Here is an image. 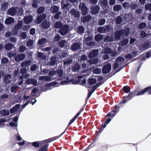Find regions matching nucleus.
Masks as SVG:
<instances>
[{"instance_id":"c756f323","label":"nucleus","mask_w":151,"mask_h":151,"mask_svg":"<svg viewBox=\"0 0 151 151\" xmlns=\"http://www.w3.org/2000/svg\"><path fill=\"white\" fill-rule=\"evenodd\" d=\"M16 11V9L14 8H10L9 10L8 13L9 14L13 15L15 14Z\"/></svg>"},{"instance_id":"4d7b16f0","label":"nucleus","mask_w":151,"mask_h":151,"mask_svg":"<svg viewBox=\"0 0 151 151\" xmlns=\"http://www.w3.org/2000/svg\"><path fill=\"white\" fill-rule=\"evenodd\" d=\"M66 43V41L65 40H62L59 42V45L61 47H62L64 46L65 44Z\"/></svg>"},{"instance_id":"2eb2a0df","label":"nucleus","mask_w":151,"mask_h":151,"mask_svg":"<svg viewBox=\"0 0 151 151\" xmlns=\"http://www.w3.org/2000/svg\"><path fill=\"white\" fill-rule=\"evenodd\" d=\"M25 57L24 54H21L17 55L15 57V59L16 61H21L24 60Z\"/></svg>"},{"instance_id":"423d86ee","label":"nucleus","mask_w":151,"mask_h":151,"mask_svg":"<svg viewBox=\"0 0 151 151\" xmlns=\"http://www.w3.org/2000/svg\"><path fill=\"white\" fill-rule=\"evenodd\" d=\"M37 81L33 78H28L26 81V83L27 85H30L32 84V85L35 86L37 85Z\"/></svg>"},{"instance_id":"c03bdc74","label":"nucleus","mask_w":151,"mask_h":151,"mask_svg":"<svg viewBox=\"0 0 151 151\" xmlns=\"http://www.w3.org/2000/svg\"><path fill=\"white\" fill-rule=\"evenodd\" d=\"M129 42V40L127 39H125L121 41L120 43L122 46L126 45Z\"/></svg>"},{"instance_id":"b1692460","label":"nucleus","mask_w":151,"mask_h":151,"mask_svg":"<svg viewBox=\"0 0 151 151\" xmlns=\"http://www.w3.org/2000/svg\"><path fill=\"white\" fill-rule=\"evenodd\" d=\"M23 23L22 21H19L18 23L15 26V29L17 30H18L20 29Z\"/></svg>"},{"instance_id":"338daca9","label":"nucleus","mask_w":151,"mask_h":151,"mask_svg":"<svg viewBox=\"0 0 151 151\" xmlns=\"http://www.w3.org/2000/svg\"><path fill=\"white\" fill-rule=\"evenodd\" d=\"M72 60L71 59H69L64 62V64L65 65H68L71 63Z\"/></svg>"},{"instance_id":"a19ab883","label":"nucleus","mask_w":151,"mask_h":151,"mask_svg":"<svg viewBox=\"0 0 151 151\" xmlns=\"http://www.w3.org/2000/svg\"><path fill=\"white\" fill-rule=\"evenodd\" d=\"M122 8V6L120 5H114L113 7V9L115 11H119Z\"/></svg>"},{"instance_id":"473e14b6","label":"nucleus","mask_w":151,"mask_h":151,"mask_svg":"<svg viewBox=\"0 0 151 151\" xmlns=\"http://www.w3.org/2000/svg\"><path fill=\"white\" fill-rule=\"evenodd\" d=\"M56 58L55 57H52L50 59V65H54L56 63Z\"/></svg>"},{"instance_id":"9d476101","label":"nucleus","mask_w":151,"mask_h":151,"mask_svg":"<svg viewBox=\"0 0 151 151\" xmlns=\"http://www.w3.org/2000/svg\"><path fill=\"white\" fill-rule=\"evenodd\" d=\"M70 13L71 15L74 16L75 17H79L80 15L79 12L74 9H72L70 11Z\"/></svg>"},{"instance_id":"9b49d317","label":"nucleus","mask_w":151,"mask_h":151,"mask_svg":"<svg viewBox=\"0 0 151 151\" xmlns=\"http://www.w3.org/2000/svg\"><path fill=\"white\" fill-rule=\"evenodd\" d=\"M51 23L47 20H44L41 24L42 27L44 29L48 28L50 26Z\"/></svg>"},{"instance_id":"5701e85b","label":"nucleus","mask_w":151,"mask_h":151,"mask_svg":"<svg viewBox=\"0 0 151 151\" xmlns=\"http://www.w3.org/2000/svg\"><path fill=\"white\" fill-rule=\"evenodd\" d=\"M14 22V19L12 17H9L6 19L5 22L6 24H9Z\"/></svg>"},{"instance_id":"aec40b11","label":"nucleus","mask_w":151,"mask_h":151,"mask_svg":"<svg viewBox=\"0 0 151 151\" xmlns=\"http://www.w3.org/2000/svg\"><path fill=\"white\" fill-rule=\"evenodd\" d=\"M39 80L41 81L44 80L45 81H50V78L47 76H42L39 78Z\"/></svg>"},{"instance_id":"f3484780","label":"nucleus","mask_w":151,"mask_h":151,"mask_svg":"<svg viewBox=\"0 0 151 151\" xmlns=\"http://www.w3.org/2000/svg\"><path fill=\"white\" fill-rule=\"evenodd\" d=\"M99 10L100 7L97 5H96L92 7L91 12L92 14H96L98 12Z\"/></svg>"},{"instance_id":"bf43d9fd","label":"nucleus","mask_w":151,"mask_h":151,"mask_svg":"<svg viewBox=\"0 0 151 151\" xmlns=\"http://www.w3.org/2000/svg\"><path fill=\"white\" fill-rule=\"evenodd\" d=\"M8 61V60L7 58L4 57L2 58L1 60V63H2L4 64L7 63Z\"/></svg>"},{"instance_id":"09e8293b","label":"nucleus","mask_w":151,"mask_h":151,"mask_svg":"<svg viewBox=\"0 0 151 151\" xmlns=\"http://www.w3.org/2000/svg\"><path fill=\"white\" fill-rule=\"evenodd\" d=\"M78 117L76 115L70 121L67 127H68L77 119Z\"/></svg>"},{"instance_id":"7c9ffc66","label":"nucleus","mask_w":151,"mask_h":151,"mask_svg":"<svg viewBox=\"0 0 151 151\" xmlns=\"http://www.w3.org/2000/svg\"><path fill=\"white\" fill-rule=\"evenodd\" d=\"M84 31V29L82 26H79L77 28V32L79 33H82Z\"/></svg>"},{"instance_id":"8fccbe9b","label":"nucleus","mask_w":151,"mask_h":151,"mask_svg":"<svg viewBox=\"0 0 151 151\" xmlns=\"http://www.w3.org/2000/svg\"><path fill=\"white\" fill-rule=\"evenodd\" d=\"M2 114L3 116H7L9 114V112L8 110L4 109L2 111Z\"/></svg>"},{"instance_id":"a18cd8bd","label":"nucleus","mask_w":151,"mask_h":151,"mask_svg":"<svg viewBox=\"0 0 151 151\" xmlns=\"http://www.w3.org/2000/svg\"><path fill=\"white\" fill-rule=\"evenodd\" d=\"M56 74L58 75L59 77H61L63 75V71L62 70H58L56 71Z\"/></svg>"},{"instance_id":"774afa93","label":"nucleus","mask_w":151,"mask_h":151,"mask_svg":"<svg viewBox=\"0 0 151 151\" xmlns=\"http://www.w3.org/2000/svg\"><path fill=\"white\" fill-rule=\"evenodd\" d=\"M106 22L105 19H101L99 22V24L100 25H102L104 24Z\"/></svg>"},{"instance_id":"f257e3e1","label":"nucleus","mask_w":151,"mask_h":151,"mask_svg":"<svg viewBox=\"0 0 151 151\" xmlns=\"http://www.w3.org/2000/svg\"><path fill=\"white\" fill-rule=\"evenodd\" d=\"M56 139L55 137H52L41 141L29 142V145H32L35 148H38L40 147L38 151H47L49 143Z\"/></svg>"},{"instance_id":"f03ea898","label":"nucleus","mask_w":151,"mask_h":151,"mask_svg":"<svg viewBox=\"0 0 151 151\" xmlns=\"http://www.w3.org/2000/svg\"><path fill=\"white\" fill-rule=\"evenodd\" d=\"M138 91V90H134L130 93L128 96H126L124 97V98H126L125 99L123 100L120 102V104H124L125 102H127L130 99H132L133 97L136 96V93Z\"/></svg>"},{"instance_id":"13d9d810","label":"nucleus","mask_w":151,"mask_h":151,"mask_svg":"<svg viewBox=\"0 0 151 151\" xmlns=\"http://www.w3.org/2000/svg\"><path fill=\"white\" fill-rule=\"evenodd\" d=\"M100 3L101 6H105L108 5V1L106 0H103Z\"/></svg>"},{"instance_id":"69168bd1","label":"nucleus","mask_w":151,"mask_h":151,"mask_svg":"<svg viewBox=\"0 0 151 151\" xmlns=\"http://www.w3.org/2000/svg\"><path fill=\"white\" fill-rule=\"evenodd\" d=\"M8 3L7 2H5L2 4L1 7L2 9L5 10L7 8Z\"/></svg>"},{"instance_id":"680f3d73","label":"nucleus","mask_w":151,"mask_h":151,"mask_svg":"<svg viewBox=\"0 0 151 151\" xmlns=\"http://www.w3.org/2000/svg\"><path fill=\"white\" fill-rule=\"evenodd\" d=\"M146 25V24L145 23H141L138 26V28L139 29H142L145 27Z\"/></svg>"},{"instance_id":"20e7f679","label":"nucleus","mask_w":151,"mask_h":151,"mask_svg":"<svg viewBox=\"0 0 151 151\" xmlns=\"http://www.w3.org/2000/svg\"><path fill=\"white\" fill-rule=\"evenodd\" d=\"M69 28L68 25H64L60 29L59 32L62 35H65L69 31Z\"/></svg>"},{"instance_id":"cd10ccee","label":"nucleus","mask_w":151,"mask_h":151,"mask_svg":"<svg viewBox=\"0 0 151 151\" xmlns=\"http://www.w3.org/2000/svg\"><path fill=\"white\" fill-rule=\"evenodd\" d=\"M59 7L55 6H53L50 8V11L52 13H55L59 9Z\"/></svg>"},{"instance_id":"1a4fd4ad","label":"nucleus","mask_w":151,"mask_h":151,"mask_svg":"<svg viewBox=\"0 0 151 151\" xmlns=\"http://www.w3.org/2000/svg\"><path fill=\"white\" fill-rule=\"evenodd\" d=\"M124 58L123 57H119L116 59L114 63V66H119L122 65V63L124 61Z\"/></svg>"},{"instance_id":"de8ad7c7","label":"nucleus","mask_w":151,"mask_h":151,"mask_svg":"<svg viewBox=\"0 0 151 151\" xmlns=\"http://www.w3.org/2000/svg\"><path fill=\"white\" fill-rule=\"evenodd\" d=\"M27 49V48L25 46H21L19 47V50L20 52H23L25 51Z\"/></svg>"},{"instance_id":"dca6fc26","label":"nucleus","mask_w":151,"mask_h":151,"mask_svg":"<svg viewBox=\"0 0 151 151\" xmlns=\"http://www.w3.org/2000/svg\"><path fill=\"white\" fill-rule=\"evenodd\" d=\"M33 19V17L31 15L26 16L24 18V22L26 24L30 23Z\"/></svg>"},{"instance_id":"f704fd0d","label":"nucleus","mask_w":151,"mask_h":151,"mask_svg":"<svg viewBox=\"0 0 151 151\" xmlns=\"http://www.w3.org/2000/svg\"><path fill=\"white\" fill-rule=\"evenodd\" d=\"M119 107L117 105H115L114 106V109L112 111V112L114 113V114H112V116H114L117 113L119 109Z\"/></svg>"},{"instance_id":"7ed1b4c3","label":"nucleus","mask_w":151,"mask_h":151,"mask_svg":"<svg viewBox=\"0 0 151 151\" xmlns=\"http://www.w3.org/2000/svg\"><path fill=\"white\" fill-rule=\"evenodd\" d=\"M69 79V78H66V80L62 81L60 83L62 84H66L68 83H72V84H78L81 81V80L77 79L74 80V79Z\"/></svg>"},{"instance_id":"39448f33","label":"nucleus","mask_w":151,"mask_h":151,"mask_svg":"<svg viewBox=\"0 0 151 151\" xmlns=\"http://www.w3.org/2000/svg\"><path fill=\"white\" fill-rule=\"evenodd\" d=\"M79 8L81 9L82 13L83 15H85L88 13V9L86 6L85 4L81 3L79 6Z\"/></svg>"},{"instance_id":"4468645a","label":"nucleus","mask_w":151,"mask_h":151,"mask_svg":"<svg viewBox=\"0 0 151 151\" xmlns=\"http://www.w3.org/2000/svg\"><path fill=\"white\" fill-rule=\"evenodd\" d=\"M111 69V67H103L102 69L103 74H106L109 73Z\"/></svg>"},{"instance_id":"052dcab7","label":"nucleus","mask_w":151,"mask_h":151,"mask_svg":"<svg viewBox=\"0 0 151 151\" xmlns=\"http://www.w3.org/2000/svg\"><path fill=\"white\" fill-rule=\"evenodd\" d=\"M145 9L147 10H151V4H145Z\"/></svg>"},{"instance_id":"37998d69","label":"nucleus","mask_w":151,"mask_h":151,"mask_svg":"<svg viewBox=\"0 0 151 151\" xmlns=\"http://www.w3.org/2000/svg\"><path fill=\"white\" fill-rule=\"evenodd\" d=\"M12 47V44L11 43H9L4 45V47L6 50H10Z\"/></svg>"},{"instance_id":"ea45409f","label":"nucleus","mask_w":151,"mask_h":151,"mask_svg":"<svg viewBox=\"0 0 151 151\" xmlns=\"http://www.w3.org/2000/svg\"><path fill=\"white\" fill-rule=\"evenodd\" d=\"M120 67H113L112 71L114 73L116 72V71H118L119 70L120 71L123 68L125 67H121L119 68Z\"/></svg>"},{"instance_id":"ddd939ff","label":"nucleus","mask_w":151,"mask_h":151,"mask_svg":"<svg viewBox=\"0 0 151 151\" xmlns=\"http://www.w3.org/2000/svg\"><path fill=\"white\" fill-rule=\"evenodd\" d=\"M98 50H93L91 51L89 55V57L90 58H92L98 55Z\"/></svg>"},{"instance_id":"c85d7f7f","label":"nucleus","mask_w":151,"mask_h":151,"mask_svg":"<svg viewBox=\"0 0 151 151\" xmlns=\"http://www.w3.org/2000/svg\"><path fill=\"white\" fill-rule=\"evenodd\" d=\"M103 38V36L100 34L96 35L95 37V40L97 42L100 41Z\"/></svg>"},{"instance_id":"393cba45","label":"nucleus","mask_w":151,"mask_h":151,"mask_svg":"<svg viewBox=\"0 0 151 151\" xmlns=\"http://www.w3.org/2000/svg\"><path fill=\"white\" fill-rule=\"evenodd\" d=\"M130 90L131 88L128 86H124L122 88V91L125 93H128L130 92Z\"/></svg>"},{"instance_id":"e2e57ef3","label":"nucleus","mask_w":151,"mask_h":151,"mask_svg":"<svg viewBox=\"0 0 151 151\" xmlns=\"http://www.w3.org/2000/svg\"><path fill=\"white\" fill-rule=\"evenodd\" d=\"M38 1L36 0H34L33 2L32 6L34 8H37V4H38Z\"/></svg>"},{"instance_id":"49530a36","label":"nucleus","mask_w":151,"mask_h":151,"mask_svg":"<svg viewBox=\"0 0 151 151\" xmlns=\"http://www.w3.org/2000/svg\"><path fill=\"white\" fill-rule=\"evenodd\" d=\"M114 40V38L111 36H107L104 39V41L107 42H112Z\"/></svg>"},{"instance_id":"4be33fe9","label":"nucleus","mask_w":151,"mask_h":151,"mask_svg":"<svg viewBox=\"0 0 151 151\" xmlns=\"http://www.w3.org/2000/svg\"><path fill=\"white\" fill-rule=\"evenodd\" d=\"M80 47V45L79 43H75L72 45L70 48L72 50H74L79 48Z\"/></svg>"},{"instance_id":"bb28decb","label":"nucleus","mask_w":151,"mask_h":151,"mask_svg":"<svg viewBox=\"0 0 151 151\" xmlns=\"http://www.w3.org/2000/svg\"><path fill=\"white\" fill-rule=\"evenodd\" d=\"M91 17L90 16H87L82 17L81 18V21L83 22H88L91 20Z\"/></svg>"},{"instance_id":"a211bd4d","label":"nucleus","mask_w":151,"mask_h":151,"mask_svg":"<svg viewBox=\"0 0 151 151\" xmlns=\"http://www.w3.org/2000/svg\"><path fill=\"white\" fill-rule=\"evenodd\" d=\"M20 105L17 104L12 107L10 110V112L11 114H13L17 111L18 109L19 108Z\"/></svg>"},{"instance_id":"6e6552de","label":"nucleus","mask_w":151,"mask_h":151,"mask_svg":"<svg viewBox=\"0 0 151 151\" xmlns=\"http://www.w3.org/2000/svg\"><path fill=\"white\" fill-rule=\"evenodd\" d=\"M46 17V15L45 14L38 16L36 20L35 21V23L38 24L40 23Z\"/></svg>"},{"instance_id":"0eeeda50","label":"nucleus","mask_w":151,"mask_h":151,"mask_svg":"<svg viewBox=\"0 0 151 151\" xmlns=\"http://www.w3.org/2000/svg\"><path fill=\"white\" fill-rule=\"evenodd\" d=\"M124 31L123 29L117 30L116 31L114 34V37L116 40H119L120 39L122 35V32Z\"/></svg>"},{"instance_id":"412c9836","label":"nucleus","mask_w":151,"mask_h":151,"mask_svg":"<svg viewBox=\"0 0 151 151\" xmlns=\"http://www.w3.org/2000/svg\"><path fill=\"white\" fill-rule=\"evenodd\" d=\"M87 81L88 82L89 84L90 85L94 84L97 82L96 78H89L87 80Z\"/></svg>"},{"instance_id":"c9c22d12","label":"nucleus","mask_w":151,"mask_h":151,"mask_svg":"<svg viewBox=\"0 0 151 151\" xmlns=\"http://www.w3.org/2000/svg\"><path fill=\"white\" fill-rule=\"evenodd\" d=\"M111 52V49L108 47H106L104 49V50H103L102 52V53L104 54H110Z\"/></svg>"},{"instance_id":"4c0bfd02","label":"nucleus","mask_w":151,"mask_h":151,"mask_svg":"<svg viewBox=\"0 0 151 151\" xmlns=\"http://www.w3.org/2000/svg\"><path fill=\"white\" fill-rule=\"evenodd\" d=\"M19 87L17 85L12 86L10 89V90L12 92H15L16 90L19 88Z\"/></svg>"},{"instance_id":"0e129e2a","label":"nucleus","mask_w":151,"mask_h":151,"mask_svg":"<svg viewBox=\"0 0 151 151\" xmlns=\"http://www.w3.org/2000/svg\"><path fill=\"white\" fill-rule=\"evenodd\" d=\"M46 42V40L45 39H42L38 41V43L40 45H42Z\"/></svg>"},{"instance_id":"f8f14e48","label":"nucleus","mask_w":151,"mask_h":151,"mask_svg":"<svg viewBox=\"0 0 151 151\" xmlns=\"http://www.w3.org/2000/svg\"><path fill=\"white\" fill-rule=\"evenodd\" d=\"M22 66H29L31 65L32 66H36V65L33 64V63L30 60H27L25 61L22 62L21 64Z\"/></svg>"},{"instance_id":"e433bc0d","label":"nucleus","mask_w":151,"mask_h":151,"mask_svg":"<svg viewBox=\"0 0 151 151\" xmlns=\"http://www.w3.org/2000/svg\"><path fill=\"white\" fill-rule=\"evenodd\" d=\"M19 37L23 39H25L27 37L26 33L25 32H20Z\"/></svg>"},{"instance_id":"3c124183","label":"nucleus","mask_w":151,"mask_h":151,"mask_svg":"<svg viewBox=\"0 0 151 151\" xmlns=\"http://www.w3.org/2000/svg\"><path fill=\"white\" fill-rule=\"evenodd\" d=\"M33 44V41L32 40H28L27 43V47L32 46Z\"/></svg>"},{"instance_id":"5fc2aeb1","label":"nucleus","mask_w":151,"mask_h":151,"mask_svg":"<svg viewBox=\"0 0 151 151\" xmlns=\"http://www.w3.org/2000/svg\"><path fill=\"white\" fill-rule=\"evenodd\" d=\"M98 61V60L97 59H95L93 60H92L91 61L88 60V63H89L90 65H91L93 64H95Z\"/></svg>"},{"instance_id":"864d4df0","label":"nucleus","mask_w":151,"mask_h":151,"mask_svg":"<svg viewBox=\"0 0 151 151\" xmlns=\"http://www.w3.org/2000/svg\"><path fill=\"white\" fill-rule=\"evenodd\" d=\"M44 10L45 8L44 7H41L38 9L37 11V13L39 14H41L44 12Z\"/></svg>"},{"instance_id":"6ab92c4d","label":"nucleus","mask_w":151,"mask_h":151,"mask_svg":"<svg viewBox=\"0 0 151 151\" xmlns=\"http://www.w3.org/2000/svg\"><path fill=\"white\" fill-rule=\"evenodd\" d=\"M11 78V76L9 74H6L4 77V81L6 84H9L11 82L10 79Z\"/></svg>"},{"instance_id":"603ef678","label":"nucleus","mask_w":151,"mask_h":151,"mask_svg":"<svg viewBox=\"0 0 151 151\" xmlns=\"http://www.w3.org/2000/svg\"><path fill=\"white\" fill-rule=\"evenodd\" d=\"M97 30L99 32L101 33H104L106 31L105 28L102 27L99 28Z\"/></svg>"},{"instance_id":"a878e982","label":"nucleus","mask_w":151,"mask_h":151,"mask_svg":"<svg viewBox=\"0 0 151 151\" xmlns=\"http://www.w3.org/2000/svg\"><path fill=\"white\" fill-rule=\"evenodd\" d=\"M63 25V24L60 22H56L54 25V27L56 29H60Z\"/></svg>"},{"instance_id":"2f4dec72","label":"nucleus","mask_w":151,"mask_h":151,"mask_svg":"<svg viewBox=\"0 0 151 151\" xmlns=\"http://www.w3.org/2000/svg\"><path fill=\"white\" fill-rule=\"evenodd\" d=\"M147 90L146 89V88H144L142 90L139 91L138 93H136V96H138L143 95L147 91Z\"/></svg>"},{"instance_id":"72a5a7b5","label":"nucleus","mask_w":151,"mask_h":151,"mask_svg":"<svg viewBox=\"0 0 151 151\" xmlns=\"http://www.w3.org/2000/svg\"><path fill=\"white\" fill-rule=\"evenodd\" d=\"M124 31L122 32V34H124L125 36H128L129 34L130 33V29L128 28H126L124 29H123Z\"/></svg>"},{"instance_id":"6e6d98bb","label":"nucleus","mask_w":151,"mask_h":151,"mask_svg":"<svg viewBox=\"0 0 151 151\" xmlns=\"http://www.w3.org/2000/svg\"><path fill=\"white\" fill-rule=\"evenodd\" d=\"M122 21V18L119 16L117 17L116 19V22L117 24H120L121 22Z\"/></svg>"},{"instance_id":"58836bf2","label":"nucleus","mask_w":151,"mask_h":151,"mask_svg":"<svg viewBox=\"0 0 151 151\" xmlns=\"http://www.w3.org/2000/svg\"><path fill=\"white\" fill-rule=\"evenodd\" d=\"M93 73L99 74L101 73V70L100 68H96L93 69Z\"/></svg>"},{"instance_id":"79ce46f5","label":"nucleus","mask_w":151,"mask_h":151,"mask_svg":"<svg viewBox=\"0 0 151 151\" xmlns=\"http://www.w3.org/2000/svg\"><path fill=\"white\" fill-rule=\"evenodd\" d=\"M37 56L41 60L45 59L46 58V56L45 55L40 52L38 53Z\"/></svg>"}]
</instances>
